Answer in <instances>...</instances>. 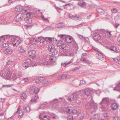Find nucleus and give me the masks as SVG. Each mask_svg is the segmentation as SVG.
<instances>
[{
	"label": "nucleus",
	"instance_id": "nucleus-24",
	"mask_svg": "<svg viewBox=\"0 0 120 120\" xmlns=\"http://www.w3.org/2000/svg\"><path fill=\"white\" fill-rule=\"evenodd\" d=\"M45 79L43 77H40L36 79L35 82L36 83H39L42 82Z\"/></svg>",
	"mask_w": 120,
	"mask_h": 120
},
{
	"label": "nucleus",
	"instance_id": "nucleus-16",
	"mask_svg": "<svg viewBox=\"0 0 120 120\" xmlns=\"http://www.w3.org/2000/svg\"><path fill=\"white\" fill-rule=\"evenodd\" d=\"M64 27V24L62 22L59 23L55 25V27L56 28H60Z\"/></svg>",
	"mask_w": 120,
	"mask_h": 120
},
{
	"label": "nucleus",
	"instance_id": "nucleus-56",
	"mask_svg": "<svg viewBox=\"0 0 120 120\" xmlns=\"http://www.w3.org/2000/svg\"><path fill=\"white\" fill-rule=\"evenodd\" d=\"M59 80H60L62 79H64V75H62L60 76L58 78Z\"/></svg>",
	"mask_w": 120,
	"mask_h": 120
},
{
	"label": "nucleus",
	"instance_id": "nucleus-17",
	"mask_svg": "<svg viewBox=\"0 0 120 120\" xmlns=\"http://www.w3.org/2000/svg\"><path fill=\"white\" fill-rule=\"evenodd\" d=\"M46 58L47 57L45 58V60H44L43 62L41 63V64L42 65L48 66L51 64V63L49 61V60H48Z\"/></svg>",
	"mask_w": 120,
	"mask_h": 120
},
{
	"label": "nucleus",
	"instance_id": "nucleus-54",
	"mask_svg": "<svg viewBox=\"0 0 120 120\" xmlns=\"http://www.w3.org/2000/svg\"><path fill=\"white\" fill-rule=\"evenodd\" d=\"M49 116H45L42 118L43 120H48Z\"/></svg>",
	"mask_w": 120,
	"mask_h": 120
},
{
	"label": "nucleus",
	"instance_id": "nucleus-57",
	"mask_svg": "<svg viewBox=\"0 0 120 120\" xmlns=\"http://www.w3.org/2000/svg\"><path fill=\"white\" fill-rule=\"evenodd\" d=\"M113 120H120L118 116H116L114 117Z\"/></svg>",
	"mask_w": 120,
	"mask_h": 120
},
{
	"label": "nucleus",
	"instance_id": "nucleus-64",
	"mask_svg": "<svg viewBox=\"0 0 120 120\" xmlns=\"http://www.w3.org/2000/svg\"><path fill=\"white\" fill-rule=\"evenodd\" d=\"M118 41V44L120 46V37H118L117 38Z\"/></svg>",
	"mask_w": 120,
	"mask_h": 120
},
{
	"label": "nucleus",
	"instance_id": "nucleus-29",
	"mask_svg": "<svg viewBox=\"0 0 120 120\" xmlns=\"http://www.w3.org/2000/svg\"><path fill=\"white\" fill-rule=\"evenodd\" d=\"M113 90L120 92V82L117 85L116 87L114 88Z\"/></svg>",
	"mask_w": 120,
	"mask_h": 120
},
{
	"label": "nucleus",
	"instance_id": "nucleus-43",
	"mask_svg": "<svg viewBox=\"0 0 120 120\" xmlns=\"http://www.w3.org/2000/svg\"><path fill=\"white\" fill-rule=\"evenodd\" d=\"M98 116V114H94L93 117L91 118L90 120H97V118Z\"/></svg>",
	"mask_w": 120,
	"mask_h": 120
},
{
	"label": "nucleus",
	"instance_id": "nucleus-27",
	"mask_svg": "<svg viewBox=\"0 0 120 120\" xmlns=\"http://www.w3.org/2000/svg\"><path fill=\"white\" fill-rule=\"evenodd\" d=\"M24 20L28 24H30L32 23V19L30 18H25Z\"/></svg>",
	"mask_w": 120,
	"mask_h": 120
},
{
	"label": "nucleus",
	"instance_id": "nucleus-53",
	"mask_svg": "<svg viewBox=\"0 0 120 120\" xmlns=\"http://www.w3.org/2000/svg\"><path fill=\"white\" fill-rule=\"evenodd\" d=\"M64 79H68L70 78V76L69 75H64Z\"/></svg>",
	"mask_w": 120,
	"mask_h": 120
},
{
	"label": "nucleus",
	"instance_id": "nucleus-42",
	"mask_svg": "<svg viewBox=\"0 0 120 120\" xmlns=\"http://www.w3.org/2000/svg\"><path fill=\"white\" fill-rule=\"evenodd\" d=\"M45 39L46 42H50L52 40V38L49 37L45 38Z\"/></svg>",
	"mask_w": 120,
	"mask_h": 120
},
{
	"label": "nucleus",
	"instance_id": "nucleus-58",
	"mask_svg": "<svg viewBox=\"0 0 120 120\" xmlns=\"http://www.w3.org/2000/svg\"><path fill=\"white\" fill-rule=\"evenodd\" d=\"M55 8L59 12V10H61L62 9L56 6L55 5Z\"/></svg>",
	"mask_w": 120,
	"mask_h": 120
},
{
	"label": "nucleus",
	"instance_id": "nucleus-3",
	"mask_svg": "<svg viewBox=\"0 0 120 120\" xmlns=\"http://www.w3.org/2000/svg\"><path fill=\"white\" fill-rule=\"evenodd\" d=\"M65 41L67 43H71L73 45V47H75L76 49H77L78 47L77 44L72 37H66Z\"/></svg>",
	"mask_w": 120,
	"mask_h": 120
},
{
	"label": "nucleus",
	"instance_id": "nucleus-1",
	"mask_svg": "<svg viewBox=\"0 0 120 120\" xmlns=\"http://www.w3.org/2000/svg\"><path fill=\"white\" fill-rule=\"evenodd\" d=\"M0 75L5 79L11 80L12 79L11 72L9 68L4 69L0 71Z\"/></svg>",
	"mask_w": 120,
	"mask_h": 120
},
{
	"label": "nucleus",
	"instance_id": "nucleus-39",
	"mask_svg": "<svg viewBox=\"0 0 120 120\" xmlns=\"http://www.w3.org/2000/svg\"><path fill=\"white\" fill-rule=\"evenodd\" d=\"M30 65L29 63L27 62H25L23 63V66L25 68H27Z\"/></svg>",
	"mask_w": 120,
	"mask_h": 120
},
{
	"label": "nucleus",
	"instance_id": "nucleus-41",
	"mask_svg": "<svg viewBox=\"0 0 120 120\" xmlns=\"http://www.w3.org/2000/svg\"><path fill=\"white\" fill-rule=\"evenodd\" d=\"M24 113V112L22 111V110H20L19 111V118L21 117V116H22Z\"/></svg>",
	"mask_w": 120,
	"mask_h": 120
},
{
	"label": "nucleus",
	"instance_id": "nucleus-44",
	"mask_svg": "<svg viewBox=\"0 0 120 120\" xmlns=\"http://www.w3.org/2000/svg\"><path fill=\"white\" fill-rule=\"evenodd\" d=\"M86 4V3L85 2H83L82 3L81 2H79L78 4L81 7L85 6Z\"/></svg>",
	"mask_w": 120,
	"mask_h": 120
},
{
	"label": "nucleus",
	"instance_id": "nucleus-46",
	"mask_svg": "<svg viewBox=\"0 0 120 120\" xmlns=\"http://www.w3.org/2000/svg\"><path fill=\"white\" fill-rule=\"evenodd\" d=\"M67 119L68 120H73V117L72 115H68L67 117Z\"/></svg>",
	"mask_w": 120,
	"mask_h": 120
},
{
	"label": "nucleus",
	"instance_id": "nucleus-2",
	"mask_svg": "<svg viewBox=\"0 0 120 120\" xmlns=\"http://www.w3.org/2000/svg\"><path fill=\"white\" fill-rule=\"evenodd\" d=\"M80 94H81L80 92L73 93L68 97V100L69 102L74 101L78 103L77 101L79 98V95Z\"/></svg>",
	"mask_w": 120,
	"mask_h": 120
},
{
	"label": "nucleus",
	"instance_id": "nucleus-22",
	"mask_svg": "<svg viewBox=\"0 0 120 120\" xmlns=\"http://www.w3.org/2000/svg\"><path fill=\"white\" fill-rule=\"evenodd\" d=\"M110 50L116 53L119 52L118 51L117 49L116 48L115 46H111L110 48Z\"/></svg>",
	"mask_w": 120,
	"mask_h": 120
},
{
	"label": "nucleus",
	"instance_id": "nucleus-13",
	"mask_svg": "<svg viewBox=\"0 0 120 120\" xmlns=\"http://www.w3.org/2000/svg\"><path fill=\"white\" fill-rule=\"evenodd\" d=\"M23 18V15L20 13L18 14L15 18V19L17 22L20 21Z\"/></svg>",
	"mask_w": 120,
	"mask_h": 120
},
{
	"label": "nucleus",
	"instance_id": "nucleus-52",
	"mask_svg": "<svg viewBox=\"0 0 120 120\" xmlns=\"http://www.w3.org/2000/svg\"><path fill=\"white\" fill-rule=\"evenodd\" d=\"M92 49H93L94 50L96 51L97 52H99V50L97 48L95 47L94 46H92Z\"/></svg>",
	"mask_w": 120,
	"mask_h": 120
},
{
	"label": "nucleus",
	"instance_id": "nucleus-36",
	"mask_svg": "<svg viewBox=\"0 0 120 120\" xmlns=\"http://www.w3.org/2000/svg\"><path fill=\"white\" fill-rule=\"evenodd\" d=\"M30 94H33L35 92V87L34 86L31 87L30 89Z\"/></svg>",
	"mask_w": 120,
	"mask_h": 120
},
{
	"label": "nucleus",
	"instance_id": "nucleus-55",
	"mask_svg": "<svg viewBox=\"0 0 120 120\" xmlns=\"http://www.w3.org/2000/svg\"><path fill=\"white\" fill-rule=\"evenodd\" d=\"M39 89L38 88H35V92H34L35 94H37L39 92Z\"/></svg>",
	"mask_w": 120,
	"mask_h": 120
},
{
	"label": "nucleus",
	"instance_id": "nucleus-33",
	"mask_svg": "<svg viewBox=\"0 0 120 120\" xmlns=\"http://www.w3.org/2000/svg\"><path fill=\"white\" fill-rule=\"evenodd\" d=\"M111 107L113 110H116L118 108V106L117 104L114 103L112 104Z\"/></svg>",
	"mask_w": 120,
	"mask_h": 120
},
{
	"label": "nucleus",
	"instance_id": "nucleus-12",
	"mask_svg": "<svg viewBox=\"0 0 120 120\" xmlns=\"http://www.w3.org/2000/svg\"><path fill=\"white\" fill-rule=\"evenodd\" d=\"M96 56L98 59L102 60L104 59L105 55L101 52H99V53H97L96 54Z\"/></svg>",
	"mask_w": 120,
	"mask_h": 120
},
{
	"label": "nucleus",
	"instance_id": "nucleus-6",
	"mask_svg": "<svg viewBox=\"0 0 120 120\" xmlns=\"http://www.w3.org/2000/svg\"><path fill=\"white\" fill-rule=\"evenodd\" d=\"M15 11L17 12H19L22 11L23 13L27 11V9L26 8L23 9L22 6L20 5H18L15 8Z\"/></svg>",
	"mask_w": 120,
	"mask_h": 120
},
{
	"label": "nucleus",
	"instance_id": "nucleus-62",
	"mask_svg": "<svg viewBox=\"0 0 120 120\" xmlns=\"http://www.w3.org/2000/svg\"><path fill=\"white\" fill-rule=\"evenodd\" d=\"M85 41L87 42H88L89 41V38L88 37H86L85 38L84 37V39Z\"/></svg>",
	"mask_w": 120,
	"mask_h": 120
},
{
	"label": "nucleus",
	"instance_id": "nucleus-47",
	"mask_svg": "<svg viewBox=\"0 0 120 120\" xmlns=\"http://www.w3.org/2000/svg\"><path fill=\"white\" fill-rule=\"evenodd\" d=\"M13 85H2V87H11L12 86H13Z\"/></svg>",
	"mask_w": 120,
	"mask_h": 120
},
{
	"label": "nucleus",
	"instance_id": "nucleus-7",
	"mask_svg": "<svg viewBox=\"0 0 120 120\" xmlns=\"http://www.w3.org/2000/svg\"><path fill=\"white\" fill-rule=\"evenodd\" d=\"M68 16L69 18L77 21H80L82 20V18L80 16H78L76 15H73L70 14H68Z\"/></svg>",
	"mask_w": 120,
	"mask_h": 120
},
{
	"label": "nucleus",
	"instance_id": "nucleus-20",
	"mask_svg": "<svg viewBox=\"0 0 120 120\" xmlns=\"http://www.w3.org/2000/svg\"><path fill=\"white\" fill-rule=\"evenodd\" d=\"M73 54L71 53H68L66 51L64 52L62 54V56H73Z\"/></svg>",
	"mask_w": 120,
	"mask_h": 120
},
{
	"label": "nucleus",
	"instance_id": "nucleus-11",
	"mask_svg": "<svg viewBox=\"0 0 120 120\" xmlns=\"http://www.w3.org/2000/svg\"><path fill=\"white\" fill-rule=\"evenodd\" d=\"M109 98L108 97L103 98L100 104L101 105L105 104L106 105H107L109 102Z\"/></svg>",
	"mask_w": 120,
	"mask_h": 120
},
{
	"label": "nucleus",
	"instance_id": "nucleus-8",
	"mask_svg": "<svg viewBox=\"0 0 120 120\" xmlns=\"http://www.w3.org/2000/svg\"><path fill=\"white\" fill-rule=\"evenodd\" d=\"M22 76L21 73L16 71H14L12 77V79L13 80H16L17 78H20Z\"/></svg>",
	"mask_w": 120,
	"mask_h": 120
},
{
	"label": "nucleus",
	"instance_id": "nucleus-4",
	"mask_svg": "<svg viewBox=\"0 0 120 120\" xmlns=\"http://www.w3.org/2000/svg\"><path fill=\"white\" fill-rule=\"evenodd\" d=\"M48 48V50L49 51L50 54L55 55L57 54L58 51L55 49L54 46L53 45H50Z\"/></svg>",
	"mask_w": 120,
	"mask_h": 120
},
{
	"label": "nucleus",
	"instance_id": "nucleus-48",
	"mask_svg": "<svg viewBox=\"0 0 120 120\" xmlns=\"http://www.w3.org/2000/svg\"><path fill=\"white\" fill-rule=\"evenodd\" d=\"M78 113V111L76 109H74L72 110L71 113L74 114H76Z\"/></svg>",
	"mask_w": 120,
	"mask_h": 120
},
{
	"label": "nucleus",
	"instance_id": "nucleus-38",
	"mask_svg": "<svg viewBox=\"0 0 120 120\" xmlns=\"http://www.w3.org/2000/svg\"><path fill=\"white\" fill-rule=\"evenodd\" d=\"M61 48L63 49L66 50L68 49L67 45L65 44H64L61 45Z\"/></svg>",
	"mask_w": 120,
	"mask_h": 120
},
{
	"label": "nucleus",
	"instance_id": "nucleus-23",
	"mask_svg": "<svg viewBox=\"0 0 120 120\" xmlns=\"http://www.w3.org/2000/svg\"><path fill=\"white\" fill-rule=\"evenodd\" d=\"M30 42L32 45H36L37 43V40L35 38H32L30 40Z\"/></svg>",
	"mask_w": 120,
	"mask_h": 120
},
{
	"label": "nucleus",
	"instance_id": "nucleus-30",
	"mask_svg": "<svg viewBox=\"0 0 120 120\" xmlns=\"http://www.w3.org/2000/svg\"><path fill=\"white\" fill-rule=\"evenodd\" d=\"M73 61V60L72 59H71L68 63L66 62H65L64 63H62L61 64V66H64V67H66L70 63L72 62Z\"/></svg>",
	"mask_w": 120,
	"mask_h": 120
},
{
	"label": "nucleus",
	"instance_id": "nucleus-25",
	"mask_svg": "<svg viewBox=\"0 0 120 120\" xmlns=\"http://www.w3.org/2000/svg\"><path fill=\"white\" fill-rule=\"evenodd\" d=\"M18 51L20 53H22L25 52V50L23 47L21 46L18 48Z\"/></svg>",
	"mask_w": 120,
	"mask_h": 120
},
{
	"label": "nucleus",
	"instance_id": "nucleus-15",
	"mask_svg": "<svg viewBox=\"0 0 120 120\" xmlns=\"http://www.w3.org/2000/svg\"><path fill=\"white\" fill-rule=\"evenodd\" d=\"M46 59L48 60H49V61L51 64V62H55L56 61V58L55 56H52L50 57L49 56L47 57Z\"/></svg>",
	"mask_w": 120,
	"mask_h": 120
},
{
	"label": "nucleus",
	"instance_id": "nucleus-35",
	"mask_svg": "<svg viewBox=\"0 0 120 120\" xmlns=\"http://www.w3.org/2000/svg\"><path fill=\"white\" fill-rule=\"evenodd\" d=\"M72 110V108L70 107H67L66 109V112L69 113H71Z\"/></svg>",
	"mask_w": 120,
	"mask_h": 120
},
{
	"label": "nucleus",
	"instance_id": "nucleus-45",
	"mask_svg": "<svg viewBox=\"0 0 120 120\" xmlns=\"http://www.w3.org/2000/svg\"><path fill=\"white\" fill-rule=\"evenodd\" d=\"M96 10L99 13H100L104 12V10L101 8H97L96 9Z\"/></svg>",
	"mask_w": 120,
	"mask_h": 120
},
{
	"label": "nucleus",
	"instance_id": "nucleus-19",
	"mask_svg": "<svg viewBox=\"0 0 120 120\" xmlns=\"http://www.w3.org/2000/svg\"><path fill=\"white\" fill-rule=\"evenodd\" d=\"M80 61L84 62L85 63L89 64H91V61L88 60L85 57H81L80 59Z\"/></svg>",
	"mask_w": 120,
	"mask_h": 120
},
{
	"label": "nucleus",
	"instance_id": "nucleus-51",
	"mask_svg": "<svg viewBox=\"0 0 120 120\" xmlns=\"http://www.w3.org/2000/svg\"><path fill=\"white\" fill-rule=\"evenodd\" d=\"M4 37V36H2L0 37V40L1 41L3 42L4 41L5 39Z\"/></svg>",
	"mask_w": 120,
	"mask_h": 120
},
{
	"label": "nucleus",
	"instance_id": "nucleus-21",
	"mask_svg": "<svg viewBox=\"0 0 120 120\" xmlns=\"http://www.w3.org/2000/svg\"><path fill=\"white\" fill-rule=\"evenodd\" d=\"M35 51L34 50H31L29 51L28 53L29 56H32L33 57H34L35 56Z\"/></svg>",
	"mask_w": 120,
	"mask_h": 120
},
{
	"label": "nucleus",
	"instance_id": "nucleus-28",
	"mask_svg": "<svg viewBox=\"0 0 120 120\" xmlns=\"http://www.w3.org/2000/svg\"><path fill=\"white\" fill-rule=\"evenodd\" d=\"M45 38L43 37H39L38 38V41L41 43H43V42L45 43Z\"/></svg>",
	"mask_w": 120,
	"mask_h": 120
},
{
	"label": "nucleus",
	"instance_id": "nucleus-40",
	"mask_svg": "<svg viewBox=\"0 0 120 120\" xmlns=\"http://www.w3.org/2000/svg\"><path fill=\"white\" fill-rule=\"evenodd\" d=\"M49 83V81H45L43 82L42 84L44 86H47Z\"/></svg>",
	"mask_w": 120,
	"mask_h": 120
},
{
	"label": "nucleus",
	"instance_id": "nucleus-37",
	"mask_svg": "<svg viewBox=\"0 0 120 120\" xmlns=\"http://www.w3.org/2000/svg\"><path fill=\"white\" fill-rule=\"evenodd\" d=\"M28 10H27V11L24 13L26 14V16L28 18L31 17L32 15V13L30 12H28Z\"/></svg>",
	"mask_w": 120,
	"mask_h": 120
},
{
	"label": "nucleus",
	"instance_id": "nucleus-60",
	"mask_svg": "<svg viewBox=\"0 0 120 120\" xmlns=\"http://www.w3.org/2000/svg\"><path fill=\"white\" fill-rule=\"evenodd\" d=\"M12 61L11 60H8L6 63V65H9L12 63Z\"/></svg>",
	"mask_w": 120,
	"mask_h": 120
},
{
	"label": "nucleus",
	"instance_id": "nucleus-32",
	"mask_svg": "<svg viewBox=\"0 0 120 120\" xmlns=\"http://www.w3.org/2000/svg\"><path fill=\"white\" fill-rule=\"evenodd\" d=\"M23 110L24 111L26 110V112H29L30 110V108L28 106H25L23 108Z\"/></svg>",
	"mask_w": 120,
	"mask_h": 120
},
{
	"label": "nucleus",
	"instance_id": "nucleus-59",
	"mask_svg": "<svg viewBox=\"0 0 120 120\" xmlns=\"http://www.w3.org/2000/svg\"><path fill=\"white\" fill-rule=\"evenodd\" d=\"M28 81V80L27 78H26L22 79L21 80V81L22 82H25Z\"/></svg>",
	"mask_w": 120,
	"mask_h": 120
},
{
	"label": "nucleus",
	"instance_id": "nucleus-26",
	"mask_svg": "<svg viewBox=\"0 0 120 120\" xmlns=\"http://www.w3.org/2000/svg\"><path fill=\"white\" fill-rule=\"evenodd\" d=\"M4 52L6 54H11L12 52V50L11 49H6L4 50Z\"/></svg>",
	"mask_w": 120,
	"mask_h": 120
},
{
	"label": "nucleus",
	"instance_id": "nucleus-61",
	"mask_svg": "<svg viewBox=\"0 0 120 120\" xmlns=\"http://www.w3.org/2000/svg\"><path fill=\"white\" fill-rule=\"evenodd\" d=\"M112 10L114 13H116L117 11L115 8H113Z\"/></svg>",
	"mask_w": 120,
	"mask_h": 120
},
{
	"label": "nucleus",
	"instance_id": "nucleus-14",
	"mask_svg": "<svg viewBox=\"0 0 120 120\" xmlns=\"http://www.w3.org/2000/svg\"><path fill=\"white\" fill-rule=\"evenodd\" d=\"M12 41L14 46H17L19 44L20 40L13 38L12 39Z\"/></svg>",
	"mask_w": 120,
	"mask_h": 120
},
{
	"label": "nucleus",
	"instance_id": "nucleus-34",
	"mask_svg": "<svg viewBox=\"0 0 120 120\" xmlns=\"http://www.w3.org/2000/svg\"><path fill=\"white\" fill-rule=\"evenodd\" d=\"M58 37L60 38L61 40H63L64 39L65 40L66 37V36L64 34L59 35H58Z\"/></svg>",
	"mask_w": 120,
	"mask_h": 120
},
{
	"label": "nucleus",
	"instance_id": "nucleus-50",
	"mask_svg": "<svg viewBox=\"0 0 120 120\" xmlns=\"http://www.w3.org/2000/svg\"><path fill=\"white\" fill-rule=\"evenodd\" d=\"M63 42L61 41H59L58 43L57 44V45L58 46H60L63 45Z\"/></svg>",
	"mask_w": 120,
	"mask_h": 120
},
{
	"label": "nucleus",
	"instance_id": "nucleus-18",
	"mask_svg": "<svg viewBox=\"0 0 120 120\" xmlns=\"http://www.w3.org/2000/svg\"><path fill=\"white\" fill-rule=\"evenodd\" d=\"M103 31L104 32V34H105L106 37L109 38L112 36L111 32L108 31L107 30H103Z\"/></svg>",
	"mask_w": 120,
	"mask_h": 120
},
{
	"label": "nucleus",
	"instance_id": "nucleus-63",
	"mask_svg": "<svg viewBox=\"0 0 120 120\" xmlns=\"http://www.w3.org/2000/svg\"><path fill=\"white\" fill-rule=\"evenodd\" d=\"M80 84H85V82L84 80H81L80 81Z\"/></svg>",
	"mask_w": 120,
	"mask_h": 120
},
{
	"label": "nucleus",
	"instance_id": "nucleus-49",
	"mask_svg": "<svg viewBox=\"0 0 120 120\" xmlns=\"http://www.w3.org/2000/svg\"><path fill=\"white\" fill-rule=\"evenodd\" d=\"M9 45L8 43H4L3 45V47L6 49L8 48L9 47Z\"/></svg>",
	"mask_w": 120,
	"mask_h": 120
},
{
	"label": "nucleus",
	"instance_id": "nucleus-31",
	"mask_svg": "<svg viewBox=\"0 0 120 120\" xmlns=\"http://www.w3.org/2000/svg\"><path fill=\"white\" fill-rule=\"evenodd\" d=\"M20 95V98L22 99H24L26 98V94L24 93H21Z\"/></svg>",
	"mask_w": 120,
	"mask_h": 120
},
{
	"label": "nucleus",
	"instance_id": "nucleus-5",
	"mask_svg": "<svg viewBox=\"0 0 120 120\" xmlns=\"http://www.w3.org/2000/svg\"><path fill=\"white\" fill-rule=\"evenodd\" d=\"M90 100L88 101L85 104V107L86 109H89L90 108L96 109L97 105L92 101H90Z\"/></svg>",
	"mask_w": 120,
	"mask_h": 120
},
{
	"label": "nucleus",
	"instance_id": "nucleus-10",
	"mask_svg": "<svg viewBox=\"0 0 120 120\" xmlns=\"http://www.w3.org/2000/svg\"><path fill=\"white\" fill-rule=\"evenodd\" d=\"M101 34L99 33H95L93 34V38L95 41H98L100 39L101 37Z\"/></svg>",
	"mask_w": 120,
	"mask_h": 120
},
{
	"label": "nucleus",
	"instance_id": "nucleus-9",
	"mask_svg": "<svg viewBox=\"0 0 120 120\" xmlns=\"http://www.w3.org/2000/svg\"><path fill=\"white\" fill-rule=\"evenodd\" d=\"M91 91V90L90 89L88 88H86L85 89L84 92H81V95L83 97L84 95V94H84L87 96L89 95L90 94Z\"/></svg>",
	"mask_w": 120,
	"mask_h": 120
}]
</instances>
